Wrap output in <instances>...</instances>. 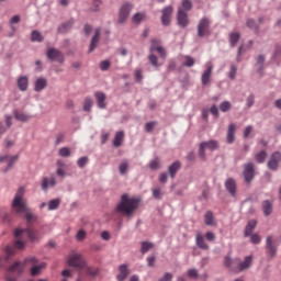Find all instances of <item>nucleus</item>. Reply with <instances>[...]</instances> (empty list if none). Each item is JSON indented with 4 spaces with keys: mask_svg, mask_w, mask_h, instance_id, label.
<instances>
[{
    "mask_svg": "<svg viewBox=\"0 0 281 281\" xmlns=\"http://www.w3.org/2000/svg\"><path fill=\"white\" fill-rule=\"evenodd\" d=\"M187 276H188V278H191L192 280H196V278H199V270H196L195 268L189 269L187 271Z\"/></svg>",
    "mask_w": 281,
    "mask_h": 281,
    "instance_id": "de8ad7c7",
    "label": "nucleus"
},
{
    "mask_svg": "<svg viewBox=\"0 0 281 281\" xmlns=\"http://www.w3.org/2000/svg\"><path fill=\"white\" fill-rule=\"evenodd\" d=\"M205 238L206 240H209V243H214V240H216V235H214V233L212 232H206Z\"/></svg>",
    "mask_w": 281,
    "mask_h": 281,
    "instance_id": "680f3d73",
    "label": "nucleus"
},
{
    "mask_svg": "<svg viewBox=\"0 0 281 281\" xmlns=\"http://www.w3.org/2000/svg\"><path fill=\"white\" fill-rule=\"evenodd\" d=\"M58 155H59V157H70L71 156V151L69 150L68 147H61L58 150Z\"/></svg>",
    "mask_w": 281,
    "mask_h": 281,
    "instance_id": "3c124183",
    "label": "nucleus"
},
{
    "mask_svg": "<svg viewBox=\"0 0 281 281\" xmlns=\"http://www.w3.org/2000/svg\"><path fill=\"white\" fill-rule=\"evenodd\" d=\"M183 58H184V61H183L184 67H194V58L188 55H186Z\"/></svg>",
    "mask_w": 281,
    "mask_h": 281,
    "instance_id": "09e8293b",
    "label": "nucleus"
},
{
    "mask_svg": "<svg viewBox=\"0 0 281 281\" xmlns=\"http://www.w3.org/2000/svg\"><path fill=\"white\" fill-rule=\"evenodd\" d=\"M236 128L237 126L234 123L228 125L227 137H226L227 144H234V142L236 140Z\"/></svg>",
    "mask_w": 281,
    "mask_h": 281,
    "instance_id": "4be33fe9",
    "label": "nucleus"
},
{
    "mask_svg": "<svg viewBox=\"0 0 281 281\" xmlns=\"http://www.w3.org/2000/svg\"><path fill=\"white\" fill-rule=\"evenodd\" d=\"M255 159L257 164H265V161L267 160V151L266 150L259 151L258 154L255 155Z\"/></svg>",
    "mask_w": 281,
    "mask_h": 281,
    "instance_id": "58836bf2",
    "label": "nucleus"
},
{
    "mask_svg": "<svg viewBox=\"0 0 281 281\" xmlns=\"http://www.w3.org/2000/svg\"><path fill=\"white\" fill-rule=\"evenodd\" d=\"M153 196H154V199H157L158 201H160L161 196H164L161 189H159V188L153 189Z\"/></svg>",
    "mask_w": 281,
    "mask_h": 281,
    "instance_id": "4d7b16f0",
    "label": "nucleus"
},
{
    "mask_svg": "<svg viewBox=\"0 0 281 281\" xmlns=\"http://www.w3.org/2000/svg\"><path fill=\"white\" fill-rule=\"evenodd\" d=\"M195 245L199 247V249H203L204 251H207L210 249V245L205 241V237H203V234L196 233L195 235Z\"/></svg>",
    "mask_w": 281,
    "mask_h": 281,
    "instance_id": "aec40b11",
    "label": "nucleus"
},
{
    "mask_svg": "<svg viewBox=\"0 0 281 281\" xmlns=\"http://www.w3.org/2000/svg\"><path fill=\"white\" fill-rule=\"evenodd\" d=\"M25 265L31 268V276H38L43 269H45V263L38 265V259L36 257H30L25 259Z\"/></svg>",
    "mask_w": 281,
    "mask_h": 281,
    "instance_id": "0eeeda50",
    "label": "nucleus"
},
{
    "mask_svg": "<svg viewBox=\"0 0 281 281\" xmlns=\"http://www.w3.org/2000/svg\"><path fill=\"white\" fill-rule=\"evenodd\" d=\"M145 19H146V13L144 12L135 13L132 18V23L139 24Z\"/></svg>",
    "mask_w": 281,
    "mask_h": 281,
    "instance_id": "ea45409f",
    "label": "nucleus"
},
{
    "mask_svg": "<svg viewBox=\"0 0 281 281\" xmlns=\"http://www.w3.org/2000/svg\"><path fill=\"white\" fill-rule=\"evenodd\" d=\"M205 150H218V140L211 139L200 144L199 156L203 160H205Z\"/></svg>",
    "mask_w": 281,
    "mask_h": 281,
    "instance_id": "423d86ee",
    "label": "nucleus"
},
{
    "mask_svg": "<svg viewBox=\"0 0 281 281\" xmlns=\"http://www.w3.org/2000/svg\"><path fill=\"white\" fill-rule=\"evenodd\" d=\"M224 186L228 194L235 198L238 192V184L236 183V180L234 178H227Z\"/></svg>",
    "mask_w": 281,
    "mask_h": 281,
    "instance_id": "ddd939ff",
    "label": "nucleus"
},
{
    "mask_svg": "<svg viewBox=\"0 0 281 281\" xmlns=\"http://www.w3.org/2000/svg\"><path fill=\"white\" fill-rule=\"evenodd\" d=\"M179 170H181V161H175L169 166L168 172L171 179H175V177H177V172H179Z\"/></svg>",
    "mask_w": 281,
    "mask_h": 281,
    "instance_id": "bb28decb",
    "label": "nucleus"
},
{
    "mask_svg": "<svg viewBox=\"0 0 281 281\" xmlns=\"http://www.w3.org/2000/svg\"><path fill=\"white\" fill-rule=\"evenodd\" d=\"M160 167H161V159H159V157L155 158L149 162L150 170H159Z\"/></svg>",
    "mask_w": 281,
    "mask_h": 281,
    "instance_id": "79ce46f5",
    "label": "nucleus"
},
{
    "mask_svg": "<svg viewBox=\"0 0 281 281\" xmlns=\"http://www.w3.org/2000/svg\"><path fill=\"white\" fill-rule=\"evenodd\" d=\"M91 106H93V100H91V98H86L83 101V111H91Z\"/></svg>",
    "mask_w": 281,
    "mask_h": 281,
    "instance_id": "49530a36",
    "label": "nucleus"
},
{
    "mask_svg": "<svg viewBox=\"0 0 281 281\" xmlns=\"http://www.w3.org/2000/svg\"><path fill=\"white\" fill-rule=\"evenodd\" d=\"M111 67V61L110 60H103L100 63V69L101 71H109Z\"/></svg>",
    "mask_w": 281,
    "mask_h": 281,
    "instance_id": "6e6d98bb",
    "label": "nucleus"
},
{
    "mask_svg": "<svg viewBox=\"0 0 281 281\" xmlns=\"http://www.w3.org/2000/svg\"><path fill=\"white\" fill-rule=\"evenodd\" d=\"M47 87V79L41 77L35 81L34 90L40 92Z\"/></svg>",
    "mask_w": 281,
    "mask_h": 281,
    "instance_id": "7c9ffc66",
    "label": "nucleus"
},
{
    "mask_svg": "<svg viewBox=\"0 0 281 281\" xmlns=\"http://www.w3.org/2000/svg\"><path fill=\"white\" fill-rule=\"evenodd\" d=\"M60 207V199H54L48 202V210L54 211Z\"/></svg>",
    "mask_w": 281,
    "mask_h": 281,
    "instance_id": "a19ab883",
    "label": "nucleus"
},
{
    "mask_svg": "<svg viewBox=\"0 0 281 281\" xmlns=\"http://www.w3.org/2000/svg\"><path fill=\"white\" fill-rule=\"evenodd\" d=\"M157 124V121H151L145 124V131L147 133H153V130L155 128V125Z\"/></svg>",
    "mask_w": 281,
    "mask_h": 281,
    "instance_id": "13d9d810",
    "label": "nucleus"
},
{
    "mask_svg": "<svg viewBox=\"0 0 281 281\" xmlns=\"http://www.w3.org/2000/svg\"><path fill=\"white\" fill-rule=\"evenodd\" d=\"M74 26V20H69L66 23H63L59 27H58V32H60V34H65V32H69V29Z\"/></svg>",
    "mask_w": 281,
    "mask_h": 281,
    "instance_id": "72a5a7b5",
    "label": "nucleus"
},
{
    "mask_svg": "<svg viewBox=\"0 0 281 281\" xmlns=\"http://www.w3.org/2000/svg\"><path fill=\"white\" fill-rule=\"evenodd\" d=\"M76 238H77L78 243H82V240H85V238H87V232L85 229L78 231V233L76 234Z\"/></svg>",
    "mask_w": 281,
    "mask_h": 281,
    "instance_id": "864d4df0",
    "label": "nucleus"
},
{
    "mask_svg": "<svg viewBox=\"0 0 281 281\" xmlns=\"http://www.w3.org/2000/svg\"><path fill=\"white\" fill-rule=\"evenodd\" d=\"M251 262H254V257L252 256L246 257L244 261L238 263L237 270L245 271L249 269V267H251Z\"/></svg>",
    "mask_w": 281,
    "mask_h": 281,
    "instance_id": "a878e982",
    "label": "nucleus"
},
{
    "mask_svg": "<svg viewBox=\"0 0 281 281\" xmlns=\"http://www.w3.org/2000/svg\"><path fill=\"white\" fill-rule=\"evenodd\" d=\"M82 271H86V273L88 276H91V278H95V276L100 273V270L98 268L88 267L87 263H86V267L82 269Z\"/></svg>",
    "mask_w": 281,
    "mask_h": 281,
    "instance_id": "4c0bfd02",
    "label": "nucleus"
},
{
    "mask_svg": "<svg viewBox=\"0 0 281 281\" xmlns=\"http://www.w3.org/2000/svg\"><path fill=\"white\" fill-rule=\"evenodd\" d=\"M177 21L180 27H188V25L190 24V20L188 19V13H186L183 9H178Z\"/></svg>",
    "mask_w": 281,
    "mask_h": 281,
    "instance_id": "f3484780",
    "label": "nucleus"
},
{
    "mask_svg": "<svg viewBox=\"0 0 281 281\" xmlns=\"http://www.w3.org/2000/svg\"><path fill=\"white\" fill-rule=\"evenodd\" d=\"M240 41V33H231L229 43L231 47H236V44Z\"/></svg>",
    "mask_w": 281,
    "mask_h": 281,
    "instance_id": "e433bc0d",
    "label": "nucleus"
},
{
    "mask_svg": "<svg viewBox=\"0 0 281 281\" xmlns=\"http://www.w3.org/2000/svg\"><path fill=\"white\" fill-rule=\"evenodd\" d=\"M249 236H250V243H252V245H260V243H262V238H260V235L252 234Z\"/></svg>",
    "mask_w": 281,
    "mask_h": 281,
    "instance_id": "603ef678",
    "label": "nucleus"
},
{
    "mask_svg": "<svg viewBox=\"0 0 281 281\" xmlns=\"http://www.w3.org/2000/svg\"><path fill=\"white\" fill-rule=\"evenodd\" d=\"M256 225H258V222H256V220L249 221L244 231V236L247 237L252 235L254 231L256 229Z\"/></svg>",
    "mask_w": 281,
    "mask_h": 281,
    "instance_id": "c85d7f7f",
    "label": "nucleus"
},
{
    "mask_svg": "<svg viewBox=\"0 0 281 281\" xmlns=\"http://www.w3.org/2000/svg\"><path fill=\"white\" fill-rule=\"evenodd\" d=\"M119 170L121 175H126V171L128 170V161L124 160L123 162L120 164Z\"/></svg>",
    "mask_w": 281,
    "mask_h": 281,
    "instance_id": "5fc2aeb1",
    "label": "nucleus"
},
{
    "mask_svg": "<svg viewBox=\"0 0 281 281\" xmlns=\"http://www.w3.org/2000/svg\"><path fill=\"white\" fill-rule=\"evenodd\" d=\"M25 267H27V263H25V260L24 262L16 261L9 268V271L10 273H16L18 276H21V273L25 270Z\"/></svg>",
    "mask_w": 281,
    "mask_h": 281,
    "instance_id": "6ab92c4d",
    "label": "nucleus"
},
{
    "mask_svg": "<svg viewBox=\"0 0 281 281\" xmlns=\"http://www.w3.org/2000/svg\"><path fill=\"white\" fill-rule=\"evenodd\" d=\"M94 98L97 99L99 109H106V94L104 92H95Z\"/></svg>",
    "mask_w": 281,
    "mask_h": 281,
    "instance_id": "393cba45",
    "label": "nucleus"
},
{
    "mask_svg": "<svg viewBox=\"0 0 281 281\" xmlns=\"http://www.w3.org/2000/svg\"><path fill=\"white\" fill-rule=\"evenodd\" d=\"M131 274V270H128V266L126 263H123L119 267V274L116 277V280L124 281L128 276Z\"/></svg>",
    "mask_w": 281,
    "mask_h": 281,
    "instance_id": "412c9836",
    "label": "nucleus"
},
{
    "mask_svg": "<svg viewBox=\"0 0 281 281\" xmlns=\"http://www.w3.org/2000/svg\"><path fill=\"white\" fill-rule=\"evenodd\" d=\"M172 12H175V9L172 8V5H167L165 9H162V15H161L162 25H166V26L170 25Z\"/></svg>",
    "mask_w": 281,
    "mask_h": 281,
    "instance_id": "dca6fc26",
    "label": "nucleus"
},
{
    "mask_svg": "<svg viewBox=\"0 0 281 281\" xmlns=\"http://www.w3.org/2000/svg\"><path fill=\"white\" fill-rule=\"evenodd\" d=\"M24 195L25 189L20 188L12 201V210L16 214H25L27 223H32V221H36V215L30 212V209L27 207V201L23 199Z\"/></svg>",
    "mask_w": 281,
    "mask_h": 281,
    "instance_id": "f03ea898",
    "label": "nucleus"
},
{
    "mask_svg": "<svg viewBox=\"0 0 281 281\" xmlns=\"http://www.w3.org/2000/svg\"><path fill=\"white\" fill-rule=\"evenodd\" d=\"M54 186H56V177L54 175L50 178H43L42 190L46 191L48 188H54Z\"/></svg>",
    "mask_w": 281,
    "mask_h": 281,
    "instance_id": "5701e85b",
    "label": "nucleus"
},
{
    "mask_svg": "<svg viewBox=\"0 0 281 281\" xmlns=\"http://www.w3.org/2000/svg\"><path fill=\"white\" fill-rule=\"evenodd\" d=\"M247 27L250 30H258V24H256V21L254 20H248L246 23Z\"/></svg>",
    "mask_w": 281,
    "mask_h": 281,
    "instance_id": "69168bd1",
    "label": "nucleus"
},
{
    "mask_svg": "<svg viewBox=\"0 0 281 281\" xmlns=\"http://www.w3.org/2000/svg\"><path fill=\"white\" fill-rule=\"evenodd\" d=\"M25 235L27 238H30V240H36V238H38V232L30 226L25 229H15L14 236L18 239L11 246H7L4 248L5 262H8V260H10V258L16 254V249H25V241L21 240V237Z\"/></svg>",
    "mask_w": 281,
    "mask_h": 281,
    "instance_id": "f257e3e1",
    "label": "nucleus"
},
{
    "mask_svg": "<svg viewBox=\"0 0 281 281\" xmlns=\"http://www.w3.org/2000/svg\"><path fill=\"white\" fill-rule=\"evenodd\" d=\"M150 54L148 55V60L153 67H161V64H159V58L153 54V52H157L164 60H166V48L161 46V42L157 38H153L150 41V47H149Z\"/></svg>",
    "mask_w": 281,
    "mask_h": 281,
    "instance_id": "20e7f679",
    "label": "nucleus"
},
{
    "mask_svg": "<svg viewBox=\"0 0 281 281\" xmlns=\"http://www.w3.org/2000/svg\"><path fill=\"white\" fill-rule=\"evenodd\" d=\"M235 263H236V261L232 260V257H229V256L225 257L224 265L232 271H236V269L234 267Z\"/></svg>",
    "mask_w": 281,
    "mask_h": 281,
    "instance_id": "c03bdc74",
    "label": "nucleus"
},
{
    "mask_svg": "<svg viewBox=\"0 0 281 281\" xmlns=\"http://www.w3.org/2000/svg\"><path fill=\"white\" fill-rule=\"evenodd\" d=\"M266 254H268L269 258H276L278 254V243L273 240V236L266 238Z\"/></svg>",
    "mask_w": 281,
    "mask_h": 281,
    "instance_id": "6e6552de",
    "label": "nucleus"
},
{
    "mask_svg": "<svg viewBox=\"0 0 281 281\" xmlns=\"http://www.w3.org/2000/svg\"><path fill=\"white\" fill-rule=\"evenodd\" d=\"M67 263L69 267H74L75 269H78V271H82L85 267H87V261L82 257V255L78 252H72L67 260Z\"/></svg>",
    "mask_w": 281,
    "mask_h": 281,
    "instance_id": "39448f33",
    "label": "nucleus"
},
{
    "mask_svg": "<svg viewBox=\"0 0 281 281\" xmlns=\"http://www.w3.org/2000/svg\"><path fill=\"white\" fill-rule=\"evenodd\" d=\"M262 212L265 216H271L273 213V203L269 200L262 202Z\"/></svg>",
    "mask_w": 281,
    "mask_h": 281,
    "instance_id": "cd10ccee",
    "label": "nucleus"
},
{
    "mask_svg": "<svg viewBox=\"0 0 281 281\" xmlns=\"http://www.w3.org/2000/svg\"><path fill=\"white\" fill-rule=\"evenodd\" d=\"M31 41L33 43H43L44 41L43 34H41V32L38 31H33L31 34Z\"/></svg>",
    "mask_w": 281,
    "mask_h": 281,
    "instance_id": "c9c22d12",
    "label": "nucleus"
},
{
    "mask_svg": "<svg viewBox=\"0 0 281 281\" xmlns=\"http://www.w3.org/2000/svg\"><path fill=\"white\" fill-rule=\"evenodd\" d=\"M100 32H101V29H95L94 35L90 42V48H89L90 53L94 52L95 47H98V44L100 43Z\"/></svg>",
    "mask_w": 281,
    "mask_h": 281,
    "instance_id": "b1692460",
    "label": "nucleus"
},
{
    "mask_svg": "<svg viewBox=\"0 0 281 281\" xmlns=\"http://www.w3.org/2000/svg\"><path fill=\"white\" fill-rule=\"evenodd\" d=\"M178 10H182V12H190L192 10V2L190 0H182L181 5L178 8Z\"/></svg>",
    "mask_w": 281,
    "mask_h": 281,
    "instance_id": "f704fd0d",
    "label": "nucleus"
},
{
    "mask_svg": "<svg viewBox=\"0 0 281 281\" xmlns=\"http://www.w3.org/2000/svg\"><path fill=\"white\" fill-rule=\"evenodd\" d=\"M213 69H214V66H212V63L206 64V70L202 74V77H201V83L203 87H207V85L212 82Z\"/></svg>",
    "mask_w": 281,
    "mask_h": 281,
    "instance_id": "4468645a",
    "label": "nucleus"
},
{
    "mask_svg": "<svg viewBox=\"0 0 281 281\" xmlns=\"http://www.w3.org/2000/svg\"><path fill=\"white\" fill-rule=\"evenodd\" d=\"M124 142V133L122 131L117 132L113 139V146L120 148Z\"/></svg>",
    "mask_w": 281,
    "mask_h": 281,
    "instance_id": "2f4dec72",
    "label": "nucleus"
},
{
    "mask_svg": "<svg viewBox=\"0 0 281 281\" xmlns=\"http://www.w3.org/2000/svg\"><path fill=\"white\" fill-rule=\"evenodd\" d=\"M254 131V127L251 125H248L245 130H244V137L247 138L249 137V135H251V132Z\"/></svg>",
    "mask_w": 281,
    "mask_h": 281,
    "instance_id": "338daca9",
    "label": "nucleus"
},
{
    "mask_svg": "<svg viewBox=\"0 0 281 281\" xmlns=\"http://www.w3.org/2000/svg\"><path fill=\"white\" fill-rule=\"evenodd\" d=\"M207 34H210V19L203 18L198 24V36L203 38V36H207Z\"/></svg>",
    "mask_w": 281,
    "mask_h": 281,
    "instance_id": "9b49d317",
    "label": "nucleus"
},
{
    "mask_svg": "<svg viewBox=\"0 0 281 281\" xmlns=\"http://www.w3.org/2000/svg\"><path fill=\"white\" fill-rule=\"evenodd\" d=\"M14 117L19 122H29V120H32V115L19 111H14Z\"/></svg>",
    "mask_w": 281,
    "mask_h": 281,
    "instance_id": "473e14b6",
    "label": "nucleus"
},
{
    "mask_svg": "<svg viewBox=\"0 0 281 281\" xmlns=\"http://www.w3.org/2000/svg\"><path fill=\"white\" fill-rule=\"evenodd\" d=\"M102 5V0H92V11L98 12Z\"/></svg>",
    "mask_w": 281,
    "mask_h": 281,
    "instance_id": "052dcab7",
    "label": "nucleus"
},
{
    "mask_svg": "<svg viewBox=\"0 0 281 281\" xmlns=\"http://www.w3.org/2000/svg\"><path fill=\"white\" fill-rule=\"evenodd\" d=\"M158 281H172V273L166 272Z\"/></svg>",
    "mask_w": 281,
    "mask_h": 281,
    "instance_id": "774afa93",
    "label": "nucleus"
},
{
    "mask_svg": "<svg viewBox=\"0 0 281 281\" xmlns=\"http://www.w3.org/2000/svg\"><path fill=\"white\" fill-rule=\"evenodd\" d=\"M137 207H139V199L123 194L121 196V202L116 206V211L125 216H131Z\"/></svg>",
    "mask_w": 281,
    "mask_h": 281,
    "instance_id": "7ed1b4c3",
    "label": "nucleus"
},
{
    "mask_svg": "<svg viewBox=\"0 0 281 281\" xmlns=\"http://www.w3.org/2000/svg\"><path fill=\"white\" fill-rule=\"evenodd\" d=\"M254 177H256V167L254 166V162H247L244 166V179L246 183H251Z\"/></svg>",
    "mask_w": 281,
    "mask_h": 281,
    "instance_id": "9d476101",
    "label": "nucleus"
},
{
    "mask_svg": "<svg viewBox=\"0 0 281 281\" xmlns=\"http://www.w3.org/2000/svg\"><path fill=\"white\" fill-rule=\"evenodd\" d=\"M29 85H30V81L26 76L20 77L18 79V87L20 91H27Z\"/></svg>",
    "mask_w": 281,
    "mask_h": 281,
    "instance_id": "c756f323",
    "label": "nucleus"
},
{
    "mask_svg": "<svg viewBox=\"0 0 281 281\" xmlns=\"http://www.w3.org/2000/svg\"><path fill=\"white\" fill-rule=\"evenodd\" d=\"M133 11V4L131 3H124L119 11V23L123 25L131 15V12Z\"/></svg>",
    "mask_w": 281,
    "mask_h": 281,
    "instance_id": "1a4fd4ad",
    "label": "nucleus"
},
{
    "mask_svg": "<svg viewBox=\"0 0 281 281\" xmlns=\"http://www.w3.org/2000/svg\"><path fill=\"white\" fill-rule=\"evenodd\" d=\"M153 244L151 243H148V241H143L142 243V254H146L147 251H150V249H153Z\"/></svg>",
    "mask_w": 281,
    "mask_h": 281,
    "instance_id": "8fccbe9b",
    "label": "nucleus"
},
{
    "mask_svg": "<svg viewBox=\"0 0 281 281\" xmlns=\"http://www.w3.org/2000/svg\"><path fill=\"white\" fill-rule=\"evenodd\" d=\"M254 102H255V97L254 94H250L246 100V105L248 106V109H251V106H254Z\"/></svg>",
    "mask_w": 281,
    "mask_h": 281,
    "instance_id": "0e129e2a",
    "label": "nucleus"
},
{
    "mask_svg": "<svg viewBox=\"0 0 281 281\" xmlns=\"http://www.w3.org/2000/svg\"><path fill=\"white\" fill-rule=\"evenodd\" d=\"M280 161H281V153L280 151L272 153L268 161L269 170H278V167L280 166Z\"/></svg>",
    "mask_w": 281,
    "mask_h": 281,
    "instance_id": "2eb2a0df",
    "label": "nucleus"
},
{
    "mask_svg": "<svg viewBox=\"0 0 281 281\" xmlns=\"http://www.w3.org/2000/svg\"><path fill=\"white\" fill-rule=\"evenodd\" d=\"M3 161H8V166L4 169V172H8V170H10L12 168V166H14V164H16V161H19V155L15 156H10V155H4L0 157V164H3Z\"/></svg>",
    "mask_w": 281,
    "mask_h": 281,
    "instance_id": "a211bd4d",
    "label": "nucleus"
},
{
    "mask_svg": "<svg viewBox=\"0 0 281 281\" xmlns=\"http://www.w3.org/2000/svg\"><path fill=\"white\" fill-rule=\"evenodd\" d=\"M232 109V103L229 101H223L220 104V111H222V113H227V111H229Z\"/></svg>",
    "mask_w": 281,
    "mask_h": 281,
    "instance_id": "a18cd8bd",
    "label": "nucleus"
},
{
    "mask_svg": "<svg viewBox=\"0 0 281 281\" xmlns=\"http://www.w3.org/2000/svg\"><path fill=\"white\" fill-rule=\"evenodd\" d=\"M48 60H56V63H65V55L57 48H48L46 52Z\"/></svg>",
    "mask_w": 281,
    "mask_h": 281,
    "instance_id": "f8f14e48",
    "label": "nucleus"
},
{
    "mask_svg": "<svg viewBox=\"0 0 281 281\" xmlns=\"http://www.w3.org/2000/svg\"><path fill=\"white\" fill-rule=\"evenodd\" d=\"M205 225H214V214L211 211H207L204 215Z\"/></svg>",
    "mask_w": 281,
    "mask_h": 281,
    "instance_id": "37998d69",
    "label": "nucleus"
},
{
    "mask_svg": "<svg viewBox=\"0 0 281 281\" xmlns=\"http://www.w3.org/2000/svg\"><path fill=\"white\" fill-rule=\"evenodd\" d=\"M236 71H238V68H236V66H231V70L228 74V77L231 78V80H234V78H236Z\"/></svg>",
    "mask_w": 281,
    "mask_h": 281,
    "instance_id": "e2e57ef3",
    "label": "nucleus"
},
{
    "mask_svg": "<svg viewBox=\"0 0 281 281\" xmlns=\"http://www.w3.org/2000/svg\"><path fill=\"white\" fill-rule=\"evenodd\" d=\"M79 168H85L89 164V157H81L77 161Z\"/></svg>",
    "mask_w": 281,
    "mask_h": 281,
    "instance_id": "bf43d9fd",
    "label": "nucleus"
}]
</instances>
